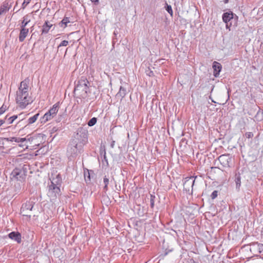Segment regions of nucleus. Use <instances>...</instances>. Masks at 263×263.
<instances>
[{"mask_svg": "<svg viewBox=\"0 0 263 263\" xmlns=\"http://www.w3.org/2000/svg\"><path fill=\"white\" fill-rule=\"evenodd\" d=\"M147 75H148L149 77H152L154 76V73L152 71L148 70L147 72Z\"/></svg>", "mask_w": 263, "mask_h": 263, "instance_id": "nucleus-37", "label": "nucleus"}, {"mask_svg": "<svg viewBox=\"0 0 263 263\" xmlns=\"http://www.w3.org/2000/svg\"><path fill=\"white\" fill-rule=\"evenodd\" d=\"M30 20L27 21L25 17H24V20L22 21L21 24V28H26V26L28 25Z\"/></svg>", "mask_w": 263, "mask_h": 263, "instance_id": "nucleus-28", "label": "nucleus"}, {"mask_svg": "<svg viewBox=\"0 0 263 263\" xmlns=\"http://www.w3.org/2000/svg\"><path fill=\"white\" fill-rule=\"evenodd\" d=\"M218 160L223 167H230V163L232 160V158L230 155L226 154L220 155L218 157Z\"/></svg>", "mask_w": 263, "mask_h": 263, "instance_id": "nucleus-8", "label": "nucleus"}, {"mask_svg": "<svg viewBox=\"0 0 263 263\" xmlns=\"http://www.w3.org/2000/svg\"><path fill=\"white\" fill-rule=\"evenodd\" d=\"M34 202L32 200L27 201L25 203H24L21 208V213L25 216H30L29 214L30 212L33 208Z\"/></svg>", "mask_w": 263, "mask_h": 263, "instance_id": "nucleus-6", "label": "nucleus"}, {"mask_svg": "<svg viewBox=\"0 0 263 263\" xmlns=\"http://www.w3.org/2000/svg\"><path fill=\"white\" fill-rule=\"evenodd\" d=\"M29 32V29L26 28H21L20 30V33L19 34V41L21 42H23L26 36H27Z\"/></svg>", "mask_w": 263, "mask_h": 263, "instance_id": "nucleus-13", "label": "nucleus"}, {"mask_svg": "<svg viewBox=\"0 0 263 263\" xmlns=\"http://www.w3.org/2000/svg\"><path fill=\"white\" fill-rule=\"evenodd\" d=\"M54 117L52 115H51L50 113L48 112H47L42 118L41 119V122L42 123H45L47 121L51 120Z\"/></svg>", "mask_w": 263, "mask_h": 263, "instance_id": "nucleus-19", "label": "nucleus"}, {"mask_svg": "<svg viewBox=\"0 0 263 263\" xmlns=\"http://www.w3.org/2000/svg\"><path fill=\"white\" fill-rule=\"evenodd\" d=\"M233 16L234 14L232 12H225L222 14V20L226 24H227L233 18Z\"/></svg>", "mask_w": 263, "mask_h": 263, "instance_id": "nucleus-15", "label": "nucleus"}, {"mask_svg": "<svg viewBox=\"0 0 263 263\" xmlns=\"http://www.w3.org/2000/svg\"><path fill=\"white\" fill-rule=\"evenodd\" d=\"M59 103H56L54 105H53L52 107L50 108L48 112L54 117L57 115L59 110Z\"/></svg>", "mask_w": 263, "mask_h": 263, "instance_id": "nucleus-17", "label": "nucleus"}, {"mask_svg": "<svg viewBox=\"0 0 263 263\" xmlns=\"http://www.w3.org/2000/svg\"><path fill=\"white\" fill-rule=\"evenodd\" d=\"M39 116V114H36L33 116L29 118L27 120V125L31 124L34 123L36 121Z\"/></svg>", "mask_w": 263, "mask_h": 263, "instance_id": "nucleus-21", "label": "nucleus"}, {"mask_svg": "<svg viewBox=\"0 0 263 263\" xmlns=\"http://www.w3.org/2000/svg\"><path fill=\"white\" fill-rule=\"evenodd\" d=\"M19 146L20 147H26V148H27L28 146V145H27V143H26L25 142V143H20V144H19Z\"/></svg>", "mask_w": 263, "mask_h": 263, "instance_id": "nucleus-36", "label": "nucleus"}, {"mask_svg": "<svg viewBox=\"0 0 263 263\" xmlns=\"http://www.w3.org/2000/svg\"><path fill=\"white\" fill-rule=\"evenodd\" d=\"M230 25H229L228 24V23H227V24H226V28H227V29H229V30H230Z\"/></svg>", "mask_w": 263, "mask_h": 263, "instance_id": "nucleus-41", "label": "nucleus"}, {"mask_svg": "<svg viewBox=\"0 0 263 263\" xmlns=\"http://www.w3.org/2000/svg\"><path fill=\"white\" fill-rule=\"evenodd\" d=\"M90 1L92 3H94L95 4H97L99 2V0H90Z\"/></svg>", "mask_w": 263, "mask_h": 263, "instance_id": "nucleus-39", "label": "nucleus"}, {"mask_svg": "<svg viewBox=\"0 0 263 263\" xmlns=\"http://www.w3.org/2000/svg\"><path fill=\"white\" fill-rule=\"evenodd\" d=\"M1 143H1V140H0V144H1Z\"/></svg>", "mask_w": 263, "mask_h": 263, "instance_id": "nucleus-47", "label": "nucleus"}, {"mask_svg": "<svg viewBox=\"0 0 263 263\" xmlns=\"http://www.w3.org/2000/svg\"><path fill=\"white\" fill-rule=\"evenodd\" d=\"M155 196L153 195H151V199H150V201H151V208H153L154 206V203H155Z\"/></svg>", "mask_w": 263, "mask_h": 263, "instance_id": "nucleus-30", "label": "nucleus"}, {"mask_svg": "<svg viewBox=\"0 0 263 263\" xmlns=\"http://www.w3.org/2000/svg\"><path fill=\"white\" fill-rule=\"evenodd\" d=\"M194 176L186 178L183 183V189L186 192H189L191 188V193L193 192V187L195 183V178Z\"/></svg>", "mask_w": 263, "mask_h": 263, "instance_id": "nucleus-7", "label": "nucleus"}, {"mask_svg": "<svg viewBox=\"0 0 263 263\" xmlns=\"http://www.w3.org/2000/svg\"><path fill=\"white\" fill-rule=\"evenodd\" d=\"M105 162L106 163V165H108V161H107V158H106V153L104 152V156H103V162Z\"/></svg>", "mask_w": 263, "mask_h": 263, "instance_id": "nucleus-35", "label": "nucleus"}, {"mask_svg": "<svg viewBox=\"0 0 263 263\" xmlns=\"http://www.w3.org/2000/svg\"><path fill=\"white\" fill-rule=\"evenodd\" d=\"M86 140L87 132L84 130L82 128H79L71 141H75L76 143L82 144L83 146H84Z\"/></svg>", "mask_w": 263, "mask_h": 263, "instance_id": "nucleus-4", "label": "nucleus"}, {"mask_svg": "<svg viewBox=\"0 0 263 263\" xmlns=\"http://www.w3.org/2000/svg\"><path fill=\"white\" fill-rule=\"evenodd\" d=\"M109 179L105 176L103 178V182L104 183V190L106 191L108 190V185L109 184Z\"/></svg>", "mask_w": 263, "mask_h": 263, "instance_id": "nucleus-23", "label": "nucleus"}, {"mask_svg": "<svg viewBox=\"0 0 263 263\" xmlns=\"http://www.w3.org/2000/svg\"><path fill=\"white\" fill-rule=\"evenodd\" d=\"M4 120H0V126L5 123Z\"/></svg>", "mask_w": 263, "mask_h": 263, "instance_id": "nucleus-40", "label": "nucleus"}, {"mask_svg": "<svg viewBox=\"0 0 263 263\" xmlns=\"http://www.w3.org/2000/svg\"><path fill=\"white\" fill-rule=\"evenodd\" d=\"M126 93V91L125 89H124L123 87L121 86L119 91L116 95V97L117 98H121V99H122L123 98L125 97Z\"/></svg>", "mask_w": 263, "mask_h": 263, "instance_id": "nucleus-20", "label": "nucleus"}, {"mask_svg": "<svg viewBox=\"0 0 263 263\" xmlns=\"http://www.w3.org/2000/svg\"><path fill=\"white\" fill-rule=\"evenodd\" d=\"M114 143H115V141H113V142H112V143L111 144V146L112 147H114Z\"/></svg>", "mask_w": 263, "mask_h": 263, "instance_id": "nucleus-43", "label": "nucleus"}, {"mask_svg": "<svg viewBox=\"0 0 263 263\" xmlns=\"http://www.w3.org/2000/svg\"><path fill=\"white\" fill-rule=\"evenodd\" d=\"M189 263H196L193 259H191L190 260Z\"/></svg>", "mask_w": 263, "mask_h": 263, "instance_id": "nucleus-42", "label": "nucleus"}, {"mask_svg": "<svg viewBox=\"0 0 263 263\" xmlns=\"http://www.w3.org/2000/svg\"><path fill=\"white\" fill-rule=\"evenodd\" d=\"M11 175L13 177L20 181L23 180L26 176L25 171L23 169H20L17 168H16L12 171Z\"/></svg>", "mask_w": 263, "mask_h": 263, "instance_id": "nucleus-9", "label": "nucleus"}, {"mask_svg": "<svg viewBox=\"0 0 263 263\" xmlns=\"http://www.w3.org/2000/svg\"><path fill=\"white\" fill-rule=\"evenodd\" d=\"M29 79L27 78L21 82L16 92V102L22 109L25 108L32 102L31 98L29 96Z\"/></svg>", "mask_w": 263, "mask_h": 263, "instance_id": "nucleus-1", "label": "nucleus"}, {"mask_svg": "<svg viewBox=\"0 0 263 263\" xmlns=\"http://www.w3.org/2000/svg\"><path fill=\"white\" fill-rule=\"evenodd\" d=\"M88 81L85 78H81L76 84L74 89L75 95L81 98H85L87 96Z\"/></svg>", "mask_w": 263, "mask_h": 263, "instance_id": "nucleus-3", "label": "nucleus"}, {"mask_svg": "<svg viewBox=\"0 0 263 263\" xmlns=\"http://www.w3.org/2000/svg\"><path fill=\"white\" fill-rule=\"evenodd\" d=\"M4 11V10L2 9H0V15L2 14V13Z\"/></svg>", "mask_w": 263, "mask_h": 263, "instance_id": "nucleus-44", "label": "nucleus"}, {"mask_svg": "<svg viewBox=\"0 0 263 263\" xmlns=\"http://www.w3.org/2000/svg\"><path fill=\"white\" fill-rule=\"evenodd\" d=\"M60 118H61V117ZM61 119H60V118H59V119H58V122H60L61 121Z\"/></svg>", "mask_w": 263, "mask_h": 263, "instance_id": "nucleus-46", "label": "nucleus"}, {"mask_svg": "<svg viewBox=\"0 0 263 263\" xmlns=\"http://www.w3.org/2000/svg\"><path fill=\"white\" fill-rule=\"evenodd\" d=\"M17 115H14V116L9 118L8 119V124H12L13 122V121L16 119H17Z\"/></svg>", "mask_w": 263, "mask_h": 263, "instance_id": "nucleus-29", "label": "nucleus"}, {"mask_svg": "<svg viewBox=\"0 0 263 263\" xmlns=\"http://www.w3.org/2000/svg\"><path fill=\"white\" fill-rule=\"evenodd\" d=\"M217 196H218V191H214L211 195V197L212 199H214L217 197Z\"/></svg>", "mask_w": 263, "mask_h": 263, "instance_id": "nucleus-32", "label": "nucleus"}, {"mask_svg": "<svg viewBox=\"0 0 263 263\" xmlns=\"http://www.w3.org/2000/svg\"><path fill=\"white\" fill-rule=\"evenodd\" d=\"M18 138L16 137H11V138H4L2 139V140H6L7 141H11V142H15L18 143Z\"/></svg>", "mask_w": 263, "mask_h": 263, "instance_id": "nucleus-25", "label": "nucleus"}, {"mask_svg": "<svg viewBox=\"0 0 263 263\" xmlns=\"http://www.w3.org/2000/svg\"><path fill=\"white\" fill-rule=\"evenodd\" d=\"M32 140L31 137L30 138H18V143H27L28 142H30V140Z\"/></svg>", "mask_w": 263, "mask_h": 263, "instance_id": "nucleus-22", "label": "nucleus"}, {"mask_svg": "<svg viewBox=\"0 0 263 263\" xmlns=\"http://www.w3.org/2000/svg\"><path fill=\"white\" fill-rule=\"evenodd\" d=\"M62 182V177L59 174L57 175L55 177H53L51 179V184L58 186L59 187H61Z\"/></svg>", "mask_w": 263, "mask_h": 263, "instance_id": "nucleus-14", "label": "nucleus"}, {"mask_svg": "<svg viewBox=\"0 0 263 263\" xmlns=\"http://www.w3.org/2000/svg\"><path fill=\"white\" fill-rule=\"evenodd\" d=\"M31 0H24L23 3L22 4V8H25L27 5L29 4Z\"/></svg>", "mask_w": 263, "mask_h": 263, "instance_id": "nucleus-33", "label": "nucleus"}, {"mask_svg": "<svg viewBox=\"0 0 263 263\" xmlns=\"http://www.w3.org/2000/svg\"><path fill=\"white\" fill-rule=\"evenodd\" d=\"M8 237L10 239L15 240L17 243H21L22 237L21 234L18 232H12L8 234Z\"/></svg>", "mask_w": 263, "mask_h": 263, "instance_id": "nucleus-11", "label": "nucleus"}, {"mask_svg": "<svg viewBox=\"0 0 263 263\" xmlns=\"http://www.w3.org/2000/svg\"><path fill=\"white\" fill-rule=\"evenodd\" d=\"M53 25L48 21H46L42 26V34L47 33Z\"/></svg>", "mask_w": 263, "mask_h": 263, "instance_id": "nucleus-16", "label": "nucleus"}, {"mask_svg": "<svg viewBox=\"0 0 263 263\" xmlns=\"http://www.w3.org/2000/svg\"><path fill=\"white\" fill-rule=\"evenodd\" d=\"M69 23V20L68 17H64L63 20L61 22V26L62 25H65V27L67 26V23Z\"/></svg>", "mask_w": 263, "mask_h": 263, "instance_id": "nucleus-27", "label": "nucleus"}, {"mask_svg": "<svg viewBox=\"0 0 263 263\" xmlns=\"http://www.w3.org/2000/svg\"><path fill=\"white\" fill-rule=\"evenodd\" d=\"M6 110V106H4L3 105L1 108H0V115H2Z\"/></svg>", "mask_w": 263, "mask_h": 263, "instance_id": "nucleus-34", "label": "nucleus"}, {"mask_svg": "<svg viewBox=\"0 0 263 263\" xmlns=\"http://www.w3.org/2000/svg\"><path fill=\"white\" fill-rule=\"evenodd\" d=\"M253 136V134L252 133H248L246 134V136L247 138H250L252 137Z\"/></svg>", "mask_w": 263, "mask_h": 263, "instance_id": "nucleus-38", "label": "nucleus"}, {"mask_svg": "<svg viewBox=\"0 0 263 263\" xmlns=\"http://www.w3.org/2000/svg\"><path fill=\"white\" fill-rule=\"evenodd\" d=\"M165 9L167 11V12L170 14V15L171 16L173 15V10L172 9V7L171 5H168V4H166V6L165 7Z\"/></svg>", "mask_w": 263, "mask_h": 263, "instance_id": "nucleus-26", "label": "nucleus"}, {"mask_svg": "<svg viewBox=\"0 0 263 263\" xmlns=\"http://www.w3.org/2000/svg\"><path fill=\"white\" fill-rule=\"evenodd\" d=\"M83 151L82 144L76 143L75 141L69 142L67 148V155L69 159L76 158Z\"/></svg>", "mask_w": 263, "mask_h": 263, "instance_id": "nucleus-2", "label": "nucleus"}, {"mask_svg": "<svg viewBox=\"0 0 263 263\" xmlns=\"http://www.w3.org/2000/svg\"><path fill=\"white\" fill-rule=\"evenodd\" d=\"M61 195L60 187L50 184L48 186L47 195L51 199L54 200Z\"/></svg>", "mask_w": 263, "mask_h": 263, "instance_id": "nucleus-5", "label": "nucleus"}, {"mask_svg": "<svg viewBox=\"0 0 263 263\" xmlns=\"http://www.w3.org/2000/svg\"><path fill=\"white\" fill-rule=\"evenodd\" d=\"M235 181L236 183V188L237 190H239L241 185V177L239 173L235 174Z\"/></svg>", "mask_w": 263, "mask_h": 263, "instance_id": "nucleus-18", "label": "nucleus"}, {"mask_svg": "<svg viewBox=\"0 0 263 263\" xmlns=\"http://www.w3.org/2000/svg\"><path fill=\"white\" fill-rule=\"evenodd\" d=\"M250 250L254 254L260 253L263 251V244L257 242H253L250 244Z\"/></svg>", "mask_w": 263, "mask_h": 263, "instance_id": "nucleus-10", "label": "nucleus"}, {"mask_svg": "<svg viewBox=\"0 0 263 263\" xmlns=\"http://www.w3.org/2000/svg\"><path fill=\"white\" fill-rule=\"evenodd\" d=\"M97 121V118L96 117H93L88 122L87 124L89 126H92L96 124Z\"/></svg>", "mask_w": 263, "mask_h": 263, "instance_id": "nucleus-24", "label": "nucleus"}, {"mask_svg": "<svg viewBox=\"0 0 263 263\" xmlns=\"http://www.w3.org/2000/svg\"><path fill=\"white\" fill-rule=\"evenodd\" d=\"M68 44V41L64 40L58 46V48L62 46H66Z\"/></svg>", "mask_w": 263, "mask_h": 263, "instance_id": "nucleus-31", "label": "nucleus"}, {"mask_svg": "<svg viewBox=\"0 0 263 263\" xmlns=\"http://www.w3.org/2000/svg\"><path fill=\"white\" fill-rule=\"evenodd\" d=\"M223 2H224V3H228L229 0H223Z\"/></svg>", "mask_w": 263, "mask_h": 263, "instance_id": "nucleus-45", "label": "nucleus"}, {"mask_svg": "<svg viewBox=\"0 0 263 263\" xmlns=\"http://www.w3.org/2000/svg\"><path fill=\"white\" fill-rule=\"evenodd\" d=\"M212 67L214 70V76L215 77H218L222 68L221 64L215 61L213 64Z\"/></svg>", "mask_w": 263, "mask_h": 263, "instance_id": "nucleus-12", "label": "nucleus"}]
</instances>
